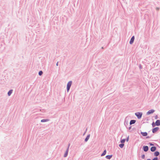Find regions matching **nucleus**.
Returning <instances> with one entry per match:
<instances>
[{
    "instance_id": "obj_1",
    "label": "nucleus",
    "mask_w": 160,
    "mask_h": 160,
    "mask_svg": "<svg viewBox=\"0 0 160 160\" xmlns=\"http://www.w3.org/2000/svg\"><path fill=\"white\" fill-rule=\"evenodd\" d=\"M141 134L143 136H146V138H151L152 136H147L148 135V133L146 132H141Z\"/></svg>"
},
{
    "instance_id": "obj_2",
    "label": "nucleus",
    "mask_w": 160,
    "mask_h": 160,
    "mask_svg": "<svg viewBox=\"0 0 160 160\" xmlns=\"http://www.w3.org/2000/svg\"><path fill=\"white\" fill-rule=\"evenodd\" d=\"M135 115L137 117L138 119H140L142 115V112H137L135 113Z\"/></svg>"
},
{
    "instance_id": "obj_3",
    "label": "nucleus",
    "mask_w": 160,
    "mask_h": 160,
    "mask_svg": "<svg viewBox=\"0 0 160 160\" xmlns=\"http://www.w3.org/2000/svg\"><path fill=\"white\" fill-rule=\"evenodd\" d=\"M159 128L156 127L153 128L152 129V132L153 133H155L159 130Z\"/></svg>"
},
{
    "instance_id": "obj_4",
    "label": "nucleus",
    "mask_w": 160,
    "mask_h": 160,
    "mask_svg": "<svg viewBox=\"0 0 160 160\" xmlns=\"http://www.w3.org/2000/svg\"><path fill=\"white\" fill-rule=\"evenodd\" d=\"M134 39L135 37L134 36H133L132 37L129 41V43L130 44H132L133 43Z\"/></svg>"
},
{
    "instance_id": "obj_5",
    "label": "nucleus",
    "mask_w": 160,
    "mask_h": 160,
    "mask_svg": "<svg viewBox=\"0 0 160 160\" xmlns=\"http://www.w3.org/2000/svg\"><path fill=\"white\" fill-rule=\"evenodd\" d=\"M155 110L154 109H151V110H149L147 112V115H149L150 114H152L155 112Z\"/></svg>"
},
{
    "instance_id": "obj_6",
    "label": "nucleus",
    "mask_w": 160,
    "mask_h": 160,
    "mask_svg": "<svg viewBox=\"0 0 160 160\" xmlns=\"http://www.w3.org/2000/svg\"><path fill=\"white\" fill-rule=\"evenodd\" d=\"M143 151L145 152H147L149 149L148 147L147 146H144L142 148Z\"/></svg>"
},
{
    "instance_id": "obj_7",
    "label": "nucleus",
    "mask_w": 160,
    "mask_h": 160,
    "mask_svg": "<svg viewBox=\"0 0 160 160\" xmlns=\"http://www.w3.org/2000/svg\"><path fill=\"white\" fill-rule=\"evenodd\" d=\"M68 151H69L68 148H67V149L66 151V152H65V153L64 154V156H63L65 158V157H66L68 156Z\"/></svg>"
},
{
    "instance_id": "obj_8",
    "label": "nucleus",
    "mask_w": 160,
    "mask_h": 160,
    "mask_svg": "<svg viewBox=\"0 0 160 160\" xmlns=\"http://www.w3.org/2000/svg\"><path fill=\"white\" fill-rule=\"evenodd\" d=\"M157 149V148L155 146H152L150 148V150L152 152L155 151Z\"/></svg>"
},
{
    "instance_id": "obj_9",
    "label": "nucleus",
    "mask_w": 160,
    "mask_h": 160,
    "mask_svg": "<svg viewBox=\"0 0 160 160\" xmlns=\"http://www.w3.org/2000/svg\"><path fill=\"white\" fill-rule=\"evenodd\" d=\"M124 124L126 127L127 128H128V126L129 125V123L128 121H127L126 120V118L125 119Z\"/></svg>"
},
{
    "instance_id": "obj_10",
    "label": "nucleus",
    "mask_w": 160,
    "mask_h": 160,
    "mask_svg": "<svg viewBox=\"0 0 160 160\" xmlns=\"http://www.w3.org/2000/svg\"><path fill=\"white\" fill-rule=\"evenodd\" d=\"M72 83V81H69L67 84V87L71 88Z\"/></svg>"
},
{
    "instance_id": "obj_11",
    "label": "nucleus",
    "mask_w": 160,
    "mask_h": 160,
    "mask_svg": "<svg viewBox=\"0 0 160 160\" xmlns=\"http://www.w3.org/2000/svg\"><path fill=\"white\" fill-rule=\"evenodd\" d=\"M90 134H88L87 136V137H86V138H85V140H84L85 142H86L88 141V139H89V138H90Z\"/></svg>"
},
{
    "instance_id": "obj_12",
    "label": "nucleus",
    "mask_w": 160,
    "mask_h": 160,
    "mask_svg": "<svg viewBox=\"0 0 160 160\" xmlns=\"http://www.w3.org/2000/svg\"><path fill=\"white\" fill-rule=\"evenodd\" d=\"M160 154L159 152L158 151H155V152L154 153V156H155L156 157H157V156H158Z\"/></svg>"
},
{
    "instance_id": "obj_13",
    "label": "nucleus",
    "mask_w": 160,
    "mask_h": 160,
    "mask_svg": "<svg viewBox=\"0 0 160 160\" xmlns=\"http://www.w3.org/2000/svg\"><path fill=\"white\" fill-rule=\"evenodd\" d=\"M13 90L12 89L10 90L8 92V96H10L12 93Z\"/></svg>"
},
{
    "instance_id": "obj_14",
    "label": "nucleus",
    "mask_w": 160,
    "mask_h": 160,
    "mask_svg": "<svg viewBox=\"0 0 160 160\" xmlns=\"http://www.w3.org/2000/svg\"><path fill=\"white\" fill-rule=\"evenodd\" d=\"M136 122V120H131L130 121V122L129 123L130 125H132V124H134Z\"/></svg>"
},
{
    "instance_id": "obj_15",
    "label": "nucleus",
    "mask_w": 160,
    "mask_h": 160,
    "mask_svg": "<svg viewBox=\"0 0 160 160\" xmlns=\"http://www.w3.org/2000/svg\"><path fill=\"white\" fill-rule=\"evenodd\" d=\"M112 155H108L106 156V158L108 159H110L112 157Z\"/></svg>"
},
{
    "instance_id": "obj_16",
    "label": "nucleus",
    "mask_w": 160,
    "mask_h": 160,
    "mask_svg": "<svg viewBox=\"0 0 160 160\" xmlns=\"http://www.w3.org/2000/svg\"><path fill=\"white\" fill-rule=\"evenodd\" d=\"M156 125L157 126H159L160 125V120H156Z\"/></svg>"
},
{
    "instance_id": "obj_17",
    "label": "nucleus",
    "mask_w": 160,
    "mask_h": 160,
    "mask_svg": "<svg viewBox=\"0 0 160 160\" xmlns=\"http://www.w3.org/2000/svg\"><path fill=\"white\" fill-rule=\"evenodd\" d=\"M50 120L48 119H44L41 120V122H44L49 121Z\"/></svg>"
},
{
    "instance_id": "obj_18",
    "label": "nucleus",
    "mask_w": 160,
    "mask_h": 160,
    "mask_svg": "<svg viewBox=\"0 0 160 160\" xmlns=\"http://www.w3.org/2000/svg\"><path fill=\"white\" fill-rule=\"evenodd\" d=\"M107 153V151L106 149H105L102 153L101 154V156L102 157L104 156Z\"/></svg>"
},
{
    "instance_id": "obj_19",
    "label": "nucleus",
    "mask_w": 160,
    "mask_h": 160,
    "mask_svg": "<svg viewBox=\"0 0 160 160\" xmlns=\"http://www.w3.org/2000/svg\"><path fill=\"white\" fill-rule=\"evenodd\" d=\"M125 141H126L125 139H121V140H120V142H121V143H123L124 144Z\"/></svg>"
},
{
    "instance_id": "obj_20",
    "label": "nucleus",
    "mask_w": 160,
    "mask_h": 160,
    "mask_svg": "<svg viewBox=\"0 0 160 160\" xmlns=\"http://www.w3.org/2000/svg\"><path fill=\"white\" fill-rule=\"evenodd\" d=\"M124 145V144L123 143H121L119 145V147L121 148H122L123 147Z\"/></svg>"
},
{
    "instance_id": "obj_21",
    "label": "nucleus",
    "mask_w": 160,
    "mask_h": 160,
    "mask_svg": "<svg viewBox=\"0 0 160 160\" xmlns=\"http://www.w3.org/2000/svg\"><path fill=\"white\" fill-rule=\"evenodd\" d=\"M43 73V72L41 70L40 71L38 72V75L40 76H42V75Z\"/></svg>"
},
{
    "instance_id": "obj_22",
    "label": "nucleus",
    "mask_w": 160,
    "mask_h": 160,
    "mask_svg": "<svg viewBox=\"0 0 160 160\" xmlns=\"http://www.w3.org/2000/svg\"><path fill=\"white\" fill-rule=\"evenodd\" d=\"M152 127L153 128H154V127H155L156 126V123L155 122V123L154 122H153L152 124Z\"/></svg>"
},
{
    "instance_id": "obj_23",
    "label": "nucleus",
    "mask_w": 160,
    "mask_h": 160,
    "mask_svg": "<svg viewBox=\"0 0 160 160\" xmlns=\"http://www.w3.org/2000/svg\"><path fill=\"white\" fill-rule=\"evenodd\" d=\"M148 145H149L150 146H153L154 145V144L152 142H149L148 144Z\"/></svg>"
},
{
    "instance_id": "obj_24",
    "label": "nucleus",
    "mask_w": 160,
    "mask_h": 160,
    "mask_svg": "<svg viewBox=\"0 0 160 160\" xmlns=\"http://www.w3.org/2000/svg\"><path fill=\"white\" fill-rule=\"evenodd\" d=\"M158 157H155L152 159V160H158Z\"/></svg>"
},
{
    "instance_id": "obj_25",
    "label": "nucleus",
    "mask_w": 160,
    "mask_h": 160,
    "mask_svg": "<svg viewBox=\"0 0 160 160\" xmlns=\"http://www.w3.org/2000/svg\"><path fill=\"white\" fill-rule=\"evenodd\" d=\"M125 139H126V141L127 142H128L129 140V136H128V137H127V138Z\"/></svg>"
},
{
    "instance_id": "obj_26",
    "label": "nucleus",
    "mask_w": 160,
    "mask_h": 160,
    "mask_svg": "<svg viewBox=\"0 0 160 160\" xmlns=\"http://www.w3.org/2000/svg\"><path fill=\"white\" fill-rule=\"evenodd\" d=\"M70 88L67 87V90L68 92L70 89Z\"/></svg>"
},
{
    "instance_id": "obj_27",
    "label": "nucleus",
    "mask_w": 160,
    "mask_h": 160,
    "mask_svg": "<svg viewBox=\"0 0 160 160\" xmlns=\"http://www.w3.org/2000/svg\"><path fill=\"white\" fill-rule=\"evenodd\" d=\"M141 157L142 159H144L145 158V155L144 154H143L142 155Z\"/></svg>"
},
{
    "instance_id": "obj_28",
    "label": "nucleus",
    "mask_w": 160,
    "mask_h": 160,
    "mask_svg": "<svg viewBox=\"0 0 160 160\" xmlns=\"http://www.w3.org/2000/svg\"><path fill=\"white\" fill-rule=\"evenodd\" d=\"M139 68L141 69L142 68V66L141 64H140L139 66Z\"/></svg>"
},
{
    "instance_id": "obj_29",
    "label": "nucleus",
    "mask_w": 160,
    "mask_h": 160,
    "mask_svg": "<svg viewBox=\"0 0 160 160\" xmlns=\"http://www.w3.org/2000/svg\"><path fill=\"white\" fill-rule=\"evenodd\" d=\"M129 127H128V129L130 130L131 129L132 126H130V125H129Z\"/></svg>"
},
{
    "instance_id": "obj_30",
    "label": "nucleus",
    "mask_w": 160,
    "mask_h": 160,
    "mask_svg": "<svg viewBox=\"0 0 160 160\" xmlns=\"http://www.w3.org/2000/svg\"><path fill=\"white\" fill-rule=\"evenodd\" d=\"M158 118V116L157 115H156L155 117V119H157Z\"/></svg>"
},
{
    "instance_id": "obj_31",
    "label": "nucleus",
    "mask_w": 160,
    "mask_h": 160,
    "mask_svg": "<svg viewBox=\"0 0 160 160\" xmlns=\"http://www.w3.org/2000/svg\"><path fill=\"white\" fill-rule=\"evenodd\" d=\"M159 8H158V7H157L156 8V10H157V11H158L159 10Z\"/></svg>"
},
{
    "instance_id": "obj_32",
    "label": "nucleus",
    "mask_w": 160,
    "mask_h": 160,
    "mask_svg": "<svg viewBox=\"0 0 160 160\" xmlns=\"http://www.w3.org/2000/svg\"><path fill=\"white\" fill-rule=\"evenodd\" d=\"M70 144L69 143L68 145V147L67 148H68V149H69V147H70Z\"/></svg>"
},
{
    "instance_id": "obj_33",
    "label": "nucleus",
    "mask_w": 160,
    "mask_h": 160,
    "mask_svg": "<svg viewBox=\"0 0 160 160\" xmlns=\"http://www.w3.org/2000/svg\"><path fill=\"white\" fill-rule=\"evenodd\" d=\"M58 62H57V63H56V66H58Z\"/></svg>"
},
{
    "instance_id": "obj_34",
    "label": "nucleus",
    "mask_w": 160,
    "mask_h": 160,
    "mask_svg": "<svg viewBox=\"0 0 160 160\" xmlns=\"http://www.w3.org/2000/svg\"><path fill=\"white\" fill-rule=\"evenodd\" d=\"M87 129H86V131H87ZM86 132H85L83 133V135H84V134H85V133H86Z\"/></svg>"
},
{
    "instance_id": "obj_35",
    "label": "nucleus",
    "mask_w": 160,
    "mask_h": 160,
    "mask_svg": "<svg viewBox=\"0 0 160 160\" xmlns=\"http://www.w3.org/2000/svg\"><path fill=\"white\" fill-rule=\"evenodd\" d=\"M147 160H151V159L149 158V159H148Z\"/></svg>"
},
{
    "instance_id": "obj_36",
    "label": "nucleus",
    "mask_w": 160,
    "mask_h": 160,
    "mask_svg": "<svg viewBox=\"0 0 160 160\" xmlns=\"http://www.w3.org/2000/svg\"><path fill=\"white\" fill-rule=\"evenodd\" d=\"M101 48H102V49H103L104 48L103 47H102Z\"/></svg>"
},
{
    "instance_id": "obj_37",
    "label": "nucleus",
    "mask_w": 160,
    "mask_h": 160,
    "mask_svg": "<svg viewBox=\"0 0 160 160\" xmlns=\"http://www.w3.org/2000/svg\"><path fill=\"white\" fill-rule=\"evenodd\" d=\"M156 145H157V146H158V144H156Z\"/></svg>"
}]
</instances>
